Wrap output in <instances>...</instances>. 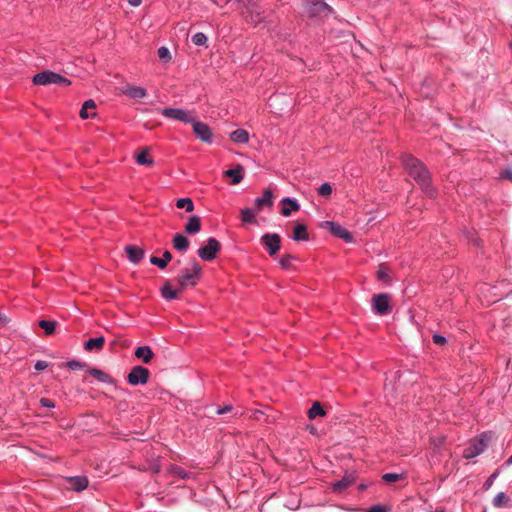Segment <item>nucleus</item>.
Masks as SVG:
<instances>
[{"label": "nucleus", "mask_w": 512, "mask_h": 512, "mask_svg": "<svg viewBox=\"0 0 512 512\" xmlns=\"http://www.w3.org/2000/svg\"><path fill=\"white\" fill-rule=\"evenodd\" d=\"M70 489L74 491H82L88 486V479L84 476L71 477L69 479Z\"/></svg>", "instance_id": "obj_23"}, {"label": "nucleus", "mask_w": 512, "mask_h": 512, "mask_svg": "<svg viewBox=\"0 0 512 512\" xmlns=\"http://www.w3.org/2000/svg\"><path fill=\"white\" fill-rule=\"evenodd\" d=\"M487 448L486 435L471 442V444L463 450V457L466 459H473L484 452Z\"/></svg>", "instance_id": "obj_7"}, {"label": "nucleus", "mask_w": 512, "mask_h": 512, "mask_svg": "<svg viewBox=\"0 0 512 512\" xmlns=\"http://www.w3.org/2000/svg\"><path fill=\"white\" fill-rule=\"evenodd\" d=\"M377 278L385 283L390 282V270L385 264H380L378 266Z\"/></svg>", "instance_id": "obj_32"}, {"label": "nucleus", "mask_w": 512, "mask_h": 512, "mask_svg": "<svg viewBox=\"0 0 512 512\" xmlns=\"http://www.w3.org/2000/svg\"><path fill=\"white\" fill-rule=\"evenodd\" d=\"M201 273L202 268L197 262H192L190 268L182 269L178 276V286H180V291L195 287Z\"/></svg>", "instance_id": "obj_2"}, {"label": "nucleus", "mask_w": 512, "mask_h": 512, "mask_svg": "<svg viewBox=\"0 0 512 512\" xmlns=\"http://www.w3.org/2000/svg\"><path fill=\"white\" fill-rule=\"evenodd\" d=\"M67 367L70 368L71 370H78V369H82L85 364L82 363V362H79L77 360H70L67 362Z\"/></svg>", "instance_id": "obj_43"}, {"label": "nucleus", "mask_w": 512, "mask_h": 512, "mask_svg": "<svg viewBox=\"0 0 512 512\" xmlns=\"http://www.w3.org/2000/svg\"><path fill=\"white\" fill-rule=\"evenodd\" d=\"M324 415L325 412L319 402H315L308 411V417L310 419H315L316 417Z\"/></svg>", "instance_id": "obj_34"}, {"label": "nucleus", "mask_w": 512, "mask_h": 512, "mask_svg": "<svg viewBox=\"0 0 512 512\" xmlns=\"http://www.w3.org/2000/svg\"><path fill=\"white\" fill-rule=\"evenodd\" d=\"M402 162L409 176L418 183L422 191L433 197L435 191L430 184V174L424 164L412 155L403 156Z\"/></svg>", "instance_id": "obj_1"}, {"label": "nucleus", "mask_w": 512, "mask_h": 512, "mask_svg": "<svg viewBox=\"0 0 512 512\" xmlns=\"http://www.w3.org/2000/svg\"><path fill=\"white\" fill-rule=\"evenodd\" d=\"M173 247L180 252H186L189 248V240L182 234H176L172 240Z\"/></svg>", "instance_id": "obj_22"}, {"label": "nucleus", "mask_w": 512, "mask_h": 512, "mask_svg": "<svg viewBox=\"0 0 512 512\" xmlns=\"http://www.w3.org/2000/svg\"><path fill=\"white\" fill-rule=\"evenodd\" d=\"M492 504L496 508H502V507L511 508L512 500L504 492H499L493 498Z\"/></svg>", "instance_id": "obj_19"}, {"label": "nucleus", "mask_w": 512, "mask_h": 512, "mask_svg": "<svg viewBox=\"0 0 512 512\" xmlns=\"http://www.w3.org/2000/svg\"><path fill=\"white\" fill-rule=\"evenodd\" d=\"M260 241L270 256H274L281 248V238L276 233H266L261 237Z\"/></svg>", "instance_id": "obj_9"}, {"label": "nucleus", "mask_w": 512, "mask_h": 512, "mask_svg": "<svg viewBox=\"0 0 512 512\" xmlns=\"http://www.w3.org/2000/svg\"><path fill=\"white\" fill-rule=\"evenodd\" d=\"M241 220L244 223H252L255 220V213L250 208H244L241 210Z\"/></svg>", "instance_id": "obj_36"}, {"label": "nucleus", "mask_w": 512, "mask_h": 512, "mask_svg": "<svg viewBox=\"0 0 512 512\" xmlns=\"http://www.w3.org/2000/svg\"><path fill=\"white\" fill-rule=\"evenodd\" d=\"M351 483H352V479H350L349 477H344L343 479L337 481L334 484V490L341 491V490L347 488L348 486H350Z\"/></svg>", "instance_id": "obj_39"}, {"label": "nucleus", "mask_w": 512, "mask_h": 512, "mask_svg": "<svg viewBox=\"0 0 512 512\" xmlns=\"http://www.w3.org/2000/svg\"><path fill=\"white\" fill-rule=\"evenodd\" d=\"M104 343H105V338L103 336L95 337V338H90L89 340H87L85 342L84 348L87 351H92L94 349L95 350H100L104 346Z\"/></svg>", "instance_id": "obj_27"}, {"label": "nucleus", "mask_w": 512, "mask_h": 512, "mask_svg": "<svg viewBox=\"0 0 512 512\" xmlns=\"http://www.w3.org/2000/svg\"><path fill=\"white\" fill-rule=\"evenodd\" d=\"M502 177H504V178H506V179H509V180H512V171H510V170L505 171V172L502 174Z\"/></svg>", "instance_id": "obj_51"}, {"label": "nucleus", "mask_w": 512, "mask_h": 512, "mask_svg": "<svg viewBox=\"0 0 512 512\" xmlns=\"http://www.w3.org/2000/svg\"><path fill=\"white\" fill-rule=\"evenodd\" d=\"M134 354L138 359L142 360L146 364H148L154 357V353L149 346L137 347Z\"/></svg>", "instance_id": "obj_17"}, {"label": "nucleus", "mask_w": 512, "mask_h": 512, "mask_svg": "<svg viewBox=\"0 0 512 512\" xmlns=\"http://www.w3.org/2000/svg\"><path fill=\"white\" fill-rule=\"evenodd\" d=\"M230 1H231V0H214V3H215L216 5L222 6V5H223V3L227 4V3H229Z\"/></svg>", "instance_id": "obj_52"}, {"label": "nucleus", "mask_w": 512, "mask_h": 512, "mask_svg": "<svg viewBox=\"0 0 512 512\" xmlns=\"http://www.w3.org/2000/svg\"><path fill=\"white\" fill-rule=\"evenodd\" d=\"M168 472L172 475H176L181 479H190L193 477V473L184 470L182 467L177 465H170Z\"/></svg>", "instance_id": "obj_29"}, {"label": "nucleus", "mask_w": 512, "mask_h": 512, "mask_svg": "<svg viewBox=\"0 0 512 512\" xmlns=\"http://www.w3.org/2000/svg\"><path fill=\"white\" fill-rule=\"evenodd\" d=\"M497 476H498V474H497V473H493V474H491V475L487 478V480L485 481V483H484V488H485V489H489V488L493 485V483H494L495 479L497 478Z\"/></svg>", "instance_id": "obj_44"}, {"label": "nucleus", "mask_w": 512, "mask_h": 512, "mask_svg": "<svg viewBox=\"0 0 512 512\" xmlns=\"http://www.w3.org/2000/svg\"><path fill=\"white\" fill-rule=\"evenodd\" d=\"M201 230V220L199 216H191L185 225V231L188 234H196Z\"/></svg>", "instance_id": "obj_21"}, {"label": "nucleus", "mask_w": 512, "mask_h": 512, "mask_svg": "<svg viewBox=\"0 0 512 512\" xmlns=\"http://www.w3.org/2000/svg\"><path fill=\"white\" fill-rule=\"evenodd\" d=\"M88 373L90 375H92L95 379H97L99 382H102V383H112L113 382L111 376L100 369L91 368L88 370Z\"/></svg>", "instance_id": "obj_28"}, {"label": "nucleus", "mask_w": 512, "mask_h": 512, "mask_svg": "<svg viewBox=\"0 0 512 512\" xmlns=\"http://www.w3.org/2000/svg\"><path fill=\"white\" fill-rule=\"evenodd\" d=\"M324 226L330 230V232L338 238L343 239L347 243L353 242V236L351 233L342 225L333 221H325Z\"/></svg>", "instance_id": "obj_11"}, {"label": "nucleus", "mask_w": 512, "mask_h": 512, "mask_svg": "<svg viewBox=\"0 0 512 512\" xmlns=\"http://www.w3.org/2000/svg\"><path fill=\"white\" fill-rule=\"evenodd\" d=\"M33 83L36 85L59 84L68 86L71 84V81L58 73L43 71L33 77Z\"/></svg>", "instance_id": "obj_3"}, {"label": "nucleus", "mask_w": 512, "mask_h": 512, "mask_svg": "<svg viewBox=\"0 0 512 512\" xmlns=\"http://www.w3.org/2000/svg\"><path fill=\"white\" fill-rule=\"evenodd\" d=\"M48 367V364L46 361L39 360L35 363L34 368L37 371H42Z\"/></svg>", "instance_id": "obj_46"}, {"label": "nucleus", "mask_w": 512, "mask_h": 512, "mask_svg": "<svg viewBox=\"0 0 512 512\" xmlns=\"http://www.w3.org/2000/svg\"><path fill=\"white\" fill-rule=\"evenodd\" d=\"M180 291V286L177 289L172 288L170 281H166L165 284L161 288V295L165 300L171 301L178 298Z\"/></svg>", "instance_id": "obj_13"}, {"label": "nucleus", "mask_w": 512, "mask_h": 512, "mask_svg": "<svg viewBox=\"0 0 512 512\" xmlns=\"http://www.w3.org/2000/svg\"><path fill=\"white\" fill-rule=\"evenodd\" d=\"M510 47L512 48V43L510 44Z\"/></svg>", "instance_id": "obj_57"}, {"label": "nucleus", "mask_w": 512, "mask_h": 512, "mask_svg": "<svg viewBox=\"0 0 512 512\" xmlns=\"http://www.w3.org/2000/svg\"><path fill=\"white\" fill-rule=\"evenodd\" d=\"M191 40L192 43L196 46H204L208 39L204 33L198 32L192 36Z\"/></svg>", "instance_id": "obj_38"}, {"label": "nucleus", "mask_w": 512, "mask_h": 512, "mask_svg": "<svg viewBox=\"0 0 512 512\" xmlns=\"http://www.w3.org/2000/svg\"><path fill=\"white\" fill-rule=\"evenodd\" d=\"M161 114L169 119L178 120L183 123H191L194 119L190 111L179 108H164Z\"/></svg>", "instance_id": "obj_8"}, {"label": "nucleus", "mask_w": 512, "mask_h": 512, "mask_svg": "<svg viewBox=\"0 0 512 512\" xmlns=\"http://www.w3.org/2000/svg\"><path fill=\"white\" fill-rule=\"evenodd\" d=\"M331 193H332V186L328 182L321 184L320 187L318 188V194L320 196L329 197L331 195Z\"/></svg>", "instance_id": "obj_40"}, {"label": "nucleus", "mask_w": 512, "mask_h": 512, "mask_svg": "<svg viewBox=\"0 0 512 512\" xmlns=\"http://www.w3.org/2000/svg\"><path fill=\"white\" fill-rule=\"evenodd\" d=\"M433 341L435 344H438V345H442L446 342V338L442 335H439V334H434L433 335Z\"/></svg>", "instance_id": "obj_47"}, {"label": "nucleus", "mask_w": 512, "mask_h": 512, "mask_svg": "<svg viewBox=\"0 0 512 512\" xmlns=\"http://www.w3.org/2000/svg\"><path fill=\"white\" fill-rule=\"evenodd\" d=\"M372 311L377 315H387L390 310V296L386 293L376 294L371 302Z\"/></svg>", "instance_id": "obj_5"}, {"label": "nucleus", "mask_w": 512, "mask_h": 512, "mask_svg": "<svg viewBox=\"0 0 512 512\" xmlns=\"http://www.w3.org/2000/svg\"><path fill=\"white\" fill-rule=\"evenodd\" d=\"M193 132L195 133L196 137L200 139L201 141L205 143H212L213 140V134L210 129V127L204 123L193 119V122H191Z\"/></svg>", "instance_id": "obj_10"}, {"label": "nucleus", "mask_w": 512, "mask_h": 512, "mask_svg": "<svg viewBox=\"0 0 512 512\" xmlns=\"http://www.w3.org/2000/svg\"><path fill=\"white\" fill-rule=\"evenodd\" d=\"M292 239L294 241H307L309 239L307 227L304 224H297L293 230Z\"/></svg>", "instance_id": "obj_25"}, {"label": "nucleus", "mask_w": 512, "mask_h": 512, "mask_svg": "<svg viewBox=\"0 0 512 512\" xmlns=\"http://www.w3.org/2000/svg\"><path fill=\"white\" fill-rule=\"evenodd\" d=\"M39 326L44 329L45 333L47 335H51L52 333H54L55 331V328H56V323L54 321H49V320H41L39 322Z\"/></svg>", "instance_id": "obj_37"}, {"label": "nucleus", "mask_w": 512, "mask_h": 512, "mask_svg": "<svg viewBox=\"0 0 512 512\" xmlns=\"http://www.w3.org/2000/svg\"><path fill=\"white\" fill-rule=\"evenodd\" d=\"M157 55L158 57L161 59V60H164L166 62L170 61L171 59V54H170V51L167 47L165 46H162L158 49L157 51Z\"/></svg>", "instance_id": "obj_41"}, {"label": "nucleus", "mask_w": 512, "mask_h": 512, "mask_svg": "<svg viewBox=\"0 0 512 512\" xmlns=\"http://www.w3.org/2000/svg\"><path fill=\"white\" fill-rule=\"evenodd\" d=\"M282 203L283 207L281 209V213L283 216H289L292 211H298L300 209V205L297 200L290 197L284 198Z\"/></svg>", "instance_id": "obj_16"}, {"label": "nucleus", "mask_w": 512, "mask_h": 512, "mask_svg": "<svg viewBox=\"0 0 512 512\" xmlns=\"http://www.w3.org/2000/svg\"><path fill=\"white\" fill-rule=\"evenodd\" d=\"M246 9L249 13V19L252 23L257 24L262 21L263 17L261 16V11L255 3H249Z\"/></svg>", "instance_id": "obj_26"}, {"label": "nucleus", "mask_w": 512, "mask_h": 512, "mask_svg": "<svg viewBox=\"0 0 512 512\" xmlns=\"http://www.w3.org/2000/svg\"><path fill=\"white\" fill-rule=\"evenodd\" d=\"M154 471H155L156 473H159V472H160V468H159V466H156V467H155V469H154Z\"/></svg>", "instance_id": "obj_55"}, {"label": "nucleus", "mask_w": 512, "mask_h": 512, "mask_svg": "<svg viewBox=\"0 0 512 512\" xmlns=\"http://www.w3.org/2000/svg\"><path fill=\"white\" fill-rule=\"evenodd\" d=\"M316 5L319 6L320 9H329V6L324 2H318Z\"/></svg>", "instance_id": "obj_53"}, {"label": "nucleus", "mask_w": 512, "mask_h": 512, "mask_svg": "<svg viewBox=\"0 0 512 512\" xmlns=\"http://www.w3.org/2000/svg\"><path fill=\"white\" fill-rule=\"evenodd\" d=\"M219 241L213 237L208 238L206 245L198 249V256L204 261H212L220 251Z\"/></svg>", "instance_id": "obj_4"}, {"label": "nucleus", "mask_w": 512, "mask_h": 512, "mask_svg": "<svg viewBox=\"0 0 512 512\" xmlns=\"http://www.w3.org/2000/svg\"><path fill=\"white\" fill-rule=\"evenodd\" d=\"M171 260L172 254L168 250H166L164 251L163 256L161 258L152 256L150 258V263L157 266L160 269H165Z\"/></svg>", "instance_id": "obj_20"}, {"label": "nucleus", "mask_w": 512, "mask_h": 512, "mask_svg": "<svg viewBox=\"0 0 512 512\" xmlns=\"http://www.w3.org/2000/svg\"><path fill=\"white\" fill-rule=\"evenodd\" d=\"M230 139L235 143L245 144L249 141V133L239 128L230 133Z\"/></svg>", "instance_id": "obj_24"}, {"label": "nucleus", "mask_w": 512, "mask_h": 512, "mask_svg": "<svg viewBox=\"0 0 512 512\" xmlns=\"http://www.w3.org/2000/svg\"><path fill=\"white\" fill-rule=\"evenodd\" d=\"M136 162L139 165H147V166H151L154 164V160L152 158L148 157L147 150H142L136 154Z\"/></svg>", "instance_id": "obj_31"}, {"label": "nucleus", "mask_w": 512, "mask_h": 512, "mask_svg": "<svg viewBox=\"0 0 512 512\" xmlns=\"http://www.w3.org/2000/svg\"><path fill=\"white\" fill-rule=\"evenodd\" d=\"M224 176L230 177L232 179L231 184L236 185L240 183L243 179V167L241 165H237L232 169H228L224 172Z\"/></svg>", "instance_id": "obj_15"}, {"label": "nucleus", "mask_w": 512, "mask_h": 512, "mask_svg": "<svg viewBox=\"0 0 512 512\" xmlns=\"http://www.w3.org/2000/svg\"><path fill=\"white\" fill-rule=\"evenodd\" d=\"M123 93L133 99H141L147 95L146 89L140 86H127Z\"/></svg>", "instance_id": "obj_18"}, {"label": "nucleus", "mask_w": 512, "mask_h": 512, "mask_svg": "<svg viewBox=\"0 0 512 512\" xmlns=\"http://www.w3.org/2000/svg\"><path fill=\"white\" fill-rule=\"evenodd\" d=\"M127 1L133 7H138L142 3V0H127Z\"/></svg>", "instance_id": "obj_50"}, {"label": "nucleus", "mask_w": 512, "mask_h": 512, "mask_svg": "<svg viewBox=\"0 0 512 512\" xmlns=\"http://www.w3.org/2000/svg\"><path fill=\"white\" fill-rule=\"evenodd\" d=\"M95 108H96V104L93 100L90 99V100L85 101L80 110V117L82 119H88L90 117L95 116V114H96L95 112H93L92 114L88 113L89 109L95 110Z\"/></svg>", "instance_id": "obj_30"}, {"label": "nucleus", "mask_w": 512, "mask_h": 512, "mask_svg": "<svg viewBox=\"0 0 512 512\" xmlns=\"http://www.w3.org/2000/svg\"><path fill=\"white\" fill-rule=\"evenodd\" d=\"M402 476L397 473H385L382 476V479L387 483H392L398 481Z\"/></svg>", "instance_id": "obj_42"}, {"label": "nucleus", "mask_w": 512, "mask_h": 512, "mask_svg": "<svg viewBox=\"0 0 512 512\" xmlns=\"http://www.w3.org/2000/svg\"><path fill=\"white\" fill-rule=\"evenodd\" d=\"M233 407L231 405H226L224 407H221V408H218L217 409V414L218 415H223V414H226L230 411H232Z\"/></svg>", "instance_id": "obj_48"}, {"label": "nucleus", "mask_w": 512, "mask_h": 512, "mask_svg": "<svg viewBox=\"0 0 512 512\" xmlns=\"http://www.w3.org/2000/svg\"><path fill=\"white\" fill-rule=\"evenodd\" d=\"M431 512H445L444 510H438L436 509L435 511H431Z\"/></svg>", "instance_id": "obj_56"}, {"label": "nucleus", "mask_w": 512, "mask_h": 512, "mask_svg": "<svg viewBox=\"0 0 512 512\" xmlns=\"http://www.w3.org/2000/svg\"><path fill=\"white\" fill-rule=\"evenodd\" d=\"M368 512H386V509L382 505H374L369 509Z\"/></svg>", "instance_id": "obj_49"}, {"label": "nucleus", "mask_w": 512, "mask_h": 512, "mask_svg": "<svg viewBox=\"0 0 512 512\" xmlns=\"http://www.w3.org/2000/svg\"><path fill=\"white\" fill-rule=\"evenodd\" d=\"M149 370L143 366H134L127 375V381L132 386L144 385L148 382Z\"/></svg>", "instance_id": "obj_6"}, {"label": "nucleus", "mask_w": 512, "mask_h": 512, "mask_svg": "<svg viewBox=\"0 0 512 512\" xmlns=\"http://www.w3.org/2000/svg\"><path fill=\"white\" fill-rule=\"evenodd\" d=\"M506 465H512V455L506 460Z\"/></svg>", "instance_id": "obj_54"}, {"label": "nucleus", "mask_w": 512, "mask_h": 512, "mask_svg": "<svg viewBox=\"0 0 512 512\" xmlns=\"http://www.w3.org/2000/svg\"><path fill=\"white\" fill-rule=\"evenodd\" d=\"M125 252L127 254V258L130 262L137 264L139 263L145 254V251L143 248L133 246V245H127L125 247Z\"/></svg>", "instance_id": "obj_12"}, {"label": "nucleus", "mask_w": 512, "mask_h": 512, "mask_svg": "<svg viewBox=\"0 0 512 512\" xmlns=\"http://www.w3.org/2000/svg\"><path fill=\"white\" fill-rule=\"evenodd\" d=\"M272 192L267 189L263 192L262 196L255 199V206L257 211H261L265 206L271 207L273 205Z\"/></svg>", "instance_id": "obj_14"}, {"label": "nucleus", "mask_w": 512, "mask_h": 512, "mask_svg": "<svg viewBox=\"0 0 512 512\" xmlns=\"http://www.w3.org/2000/svg\"><path fill=\"white\" fill-rule=\"evenodd\" d=\"M176 206L180 209H185L186 212L194 210V203L191 198H180L176 201Z\"/></svg>", "instance_id": "obj_33"}, {"label": "nucleus", "mask_w": 512, "mask_h": 512, "mask_svg": "<svg viewBox=\"0 0 512 512\" xmlns=\"http://www.w3.org/2000/svg\"><path fill=\"white\" fill-rule=\"evenodd\" d=\"M40 404L43 407H46V408H54L55 407L54 402L52 400L48 399V398H41L40 399Z\"/></svg>", "instance_id": "obj_45"}, {"label": "nucleus", "mask_w": 512, "mask_h": 512, "mask_svg": "<svg viewBox=\"0 0 512 512\" xmlns=\"http://www.w3.org/2000/svg\"><path fill=\"white\" fill-rule=\"evenodd\" d=\"M296 257L291 254H285L279 259V264L283 269H290Z\"/></svg>", "instance_id": "obj_35"}]
</instances>
